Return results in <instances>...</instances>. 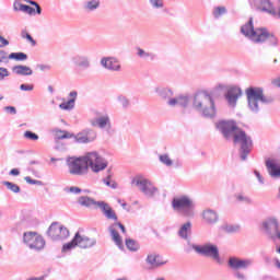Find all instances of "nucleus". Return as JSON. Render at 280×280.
<instances>
[{
  "mask_svg": "<svg viewBox=\"0 0 280 280\" xmlns=\"http://www.w3.org/2000/svg\"><path fill=\"white\" fill-rule=\"evenodd\" d=\"M215 128L224 139H233L234 143H240V159L241 161H246L250 150H253V139L250 136L240 129L233 120H220L215 124Z\"/></svg>",
  "mask_w": 280,
  "mask_h": 280,
  "instance_id": "nucleus-1",
  "label": "nucleus"
},
{
  "mask_svg": "<svg viewBox=\"0 0 280 280\" xmlns=\"http://www.w3.org/2000/svg\"><path fill=\"white\" fill-rule=\"evenodd\" d=\"M241 34L246 38H249L252 43L259 44L266 43L267 40L271 47H277V45H279V38L270 34L267 28H255L253 25V18H250L249 21L241 27Z\"/></svg>",
  "mask_w": 280,
  "mask_h": 280,
  "instance_id": "nucleus-2",
  "label": "nucleus"
},
{
  "mask_svg": "<svg viewBox=\"0 0 280 280\" xmlns=\"http://www.w3.org/2000/svg\"><path fill=\"white\" fill-rule=\"evenodd\" d=\"M192 108L208 119H213L217 114L215 101L213 100V96L207 92H198L195 94L192 98Z\"/></svg>",
  "mask_w": 280,
  "mask_h": 280,
  "instance_id": "nucleus-3",
  "label": "nucleus"
},
{
  "mask_svg": "<svg viewBox=\"0 0 280 280\" xmlns=\"http://www.w3.org/2000/svg\"><path fill=\"white\" fill-rule=\"evenodd\" d=\"M245 93L247 97V107L254 115L259 114L264 104L268 105L275 102L272 96H266V94H264V88L250 86Z\"/></svg>",
  "mask_w": 280,
  "mask_h": 280,
  "instance_id": "nucleus-4",
  "label": "nucleus"
},
{
  "mask_svg": "<svg viewBox=\"0 0 280 280\" xmlns=\"http://www.w3.org/2000/svg\"><path fill=\"white\" fill-rule=\"evenodd\" d=\"M176 213L180 218H195L196 217V202L187 195H178L176 197Z\"/></svg>",
  "mask_w": 280,
  "mask_h": 280,
  "instance_id": "nucleus-5",
  "label": "nucleus"
},
{
  "mask_svg": "<svg viewBox=\"0 0 280 280\" xmlns=\"http://www.w3.org/2000/svg\"><path fill=\"white\" fill-rule=\"evenodd\" d=\"M249 4L259 12L280 19V0H249Z\"/></svg>",
  "mask_w": 280,
  "mask_h": 280,
  "instance_id": "nucleus-6",
  "label": "nucleus"
},
{
  "mask_svg": "<svg viewBox=\"0 0 280 280\" xmlns=\"http://www.w3.org/2000/svg\"><path fill=\"white\" fill-rule=\"evenodd\" d=\"M192 250H195L197 255H201V257H208L209 259H213L217 264H222V259L220 258V248H218V245L213 243L192 245Z\"/></svg>",
  "mask_w": 280,
  "mask_h": 280,
  "instance_id": "nucleus-7",
  "label": "nucleus"
},
{
  "mask_svg": "<svg viewBox=\"0 0 280 280\" xmlns=\"http://www.w3.org/2000/svg\"><path fill=\"white\" fill-rule=\"evenodd\" d=\"M94 244L95 238H91L77 232L72 241L62 246V253H68V250H72V248H75L77 246L79 248H93Z\"/></svg>",
  "mask_w": 280,
  "mask_h": 280,
  "instance_id": "nucleus-8",
  "label": "nucleus"
},
{
  "mask_svg": "<svg viewBox=\"0 0 280 280\" xmlns=\"http://www.w3.org/2000/svg\"><path fill=\"white\" fill-rule=\"evenodd\" d=\"M83 161L86 164V170L89 171V167L92 170V172H102L108 167V163L97 154V152H89L85 155H83Z\"/></svg>",
  "mask_w": 280,
  "mask_h": 280,
  "instance_id": "nucleus-9",
  "label": "nucleus"
},
{
  "mask_svg": "<svg viewBox=\"0 0 280 280\" xmlns=\"http://www.w3.org/2000/svg\"><path fill=\"white\" fill-rule=\"evenodd\" d=\"M131 185H135L136 187H139V189L144 194V196H149V198H152V196H156L159 194V188L150 182V179L138 175L131 180Z\"/></svg>",
  "mask_w": 280,
  "mask_h": 280,
  "instance_id": "nucleus-10",
  "label": "nucleus"
},
{
  "mask_svg": "<svg viewBox=\"0 0 280 280\" xmlns=\"http://www.w3.org/2000/svg\"><path fill=\"white\" fill-rule=\"evenodd\" d=\"M67 166L70 174L73 176H84L89 171L86 164L84 163V158H68Z\"/></svg>",
  "mask_w": 280,
  "mask_h": 280,
  "instance_id": "nucleus-11",
  "label": "nucleus"
},
{
  "mask_svg": "<svg viewBox=\"0 0 280 280\" xmlns=\"http://www.w3.org/2000/svg\"><path fill=\"white\" fill-rule=\"evenodd\" d=\"M24 243L33 250H43L45 248V238L36 232L24 233Z\"/></svg>",
  "mask_w": 280,
  "mask_h": 280,
  "instance_id": "nucleus-12",
  "label": "nucleus"
},
{
  "mask_svg": "<svg viewBox=\"0 0 280 280\" xmlns=\"http://www.w3.org/2000/svg\"><path fill=\"white\" fill-rule=\"evenodd\" d=\"M47 233L54 242H61L69 237V230L58 222L51 223Z\"/></svg>",
  "mask_w": 280,
  "mask_h": 280,
  "instance_id": "nucleus-13",
  "label": "nucleus"
},
{
  "mask_svg": "<svg viewBox=\"0 0 280 280\" xmlns=\"http://www.w3.org/2000/svg\"><path fill=\"white\" fill-rule=\"evenodd\" d=\"M262 228L265 230L266 235H268V237L275 242L280 232L279 220H277V218L275 217H271L262 223Z\"/></svg>",
  "mask_w": 280,
  "mask_h": 280,
  "instance_id": "nucleus-14",
  "label": "nucleus"
},
{
  "mask_svg": "<svg viewBox=\"0 0 280 280\" xmlns=\"http://www.w3.org/2000/svg\"><path fill=\"white\" fill-rule=\"evenodd\" d=\"M255 264V260L252 258H238V257H230L228 261V266L232 270H247V268H250Z\"/></svg>",
  "mask_w": 280,
  "mask_h": 280,
  "instance_id": "nucleus-15",
  "label": "nucleus"
},
{
  "mask_svg": "<svg viewBox=\"0 0 280 280\" xmlns=\"http://www.w3.org/2000/svg\"><path fill=\"white\" fill-rule=\"evenodd\" d=\"M242 97V89L237 86H232L225 93V100L230 108H235L237 106V101Z\"/></svg>",
  "mask_w": 280,
  "mask_h": 280,
  "instance_id": "nucleus-16",
  "label": "nucleus"
},
{
  "mask_svg": "<svg viewBox=\"0 0 280 280\" xmlns=\"http://www.w3.org/2000/svg\"><path fill=\"white\" fill-rule=\"evenodd\" d=\"M27 3H31V5H34V7H30L23 3H18V7H15V10H19L20 12H24V14H30V16L36 13L40 14L42 12L40 5H38L35 1H32V0H27Z\"/></svg>",
  "mask_w": 280,
  "mask_h": 280,
  "instance_id": "nucleus-17",
  "label": "nucleus"
},
{
  "mask_svg": "<svg viewBox=\"0 0 280 280\" xmlns=\"http://www.w3.org/2000/svg\"><path fill=\"white\" fill-rule=\"evenodd\" d=\"M201 215L206 224H218L220 220V215L218 214V211L210 208L203 210Z\"/></svg>",
  "mask_w": 280,
  "mask_h": 280,
  "instance_id": "nucleus-18",
  "label": "nucleus"
},
{
  "mask_svg": "<svg viewBox=\"0 0 280 280\" xmlns=\"http://www.w3.org/2000/svg\"><path fill=\"white\" fill-rule=\"evenodd\" d=\"M266 167L271 178H280V162L277 160H266Z\"/></svg>",
  "mask_w": 280,
  "mask_h": 280,
  "instance_id": "nucleus-19",
  "label": "nucleus"
},
{
  "mask_svg": "<svg viewBox=\"0 0 280 280\" xmlns=\"http://www.w3.org/2000/svg\"><path fill=\"white\" fill-rule=\"evenodd\" d=\"M147 264H150L152 268H159V266H163L165 264V259H163L161 255L149 254L147 256Z\"/></svg>",
  "mask_w": 280,
  "mask_h": 280,
  "instance_id": "nucleus-20",
  "label": "nucleus"
},
{
  "mask_svg": "<svg viewBox=\"0 0 280 280\" xmlns=\"http://www.w3.org/2000/svg\"><path fill=\"white\" fill-rule=\"evenodd\" d=\"M101 65H103L105 69H109V71H118L120 67L119 61L113 57L103 58Z\"/></svg>",
  "mask_w": 280,
  "mask_h": 280,
  "instance_id": "nucleus-21",
  "label": "nucleus"
},
{
  "mask_svg": "<svg viewBox=\"0 0 280 280\" xmlns=\"http://www.w3.org/2000/svg\"><path fill=\"white\" fill-rule=\"evenodd\" d=\"M177 235L182 238V240H189V235H191V221H187L185 223H183L179 226V230L177 232Z\"/></svg>",
  "mask_w": 280,
  "mask_h": 280,
  "instance_id": "nucleus-22",
  "label": "nucleus"
},
{
  "mask_svg": "<svg viewBox=\"0 0 280 280\" xmlns=\"http://www.w3.org/2000/svg\"><path fill=\"white\" fill-rule=\"evenodd\" d=\"M52 136L55 141H61L63 139H73V137H75V135H73L72 132H69L67 130H60V129H55L52 131Z\"/></svg>",
  "mask_w": 280,
  "mask_h": 280,
  "instance_id": "nucleus-23",
  "label": "nucleus"
},
{
  "mask_svg": "<svg viewBox=\"0 0 280 280\" xmlns=\"http://www.w3.org/2000/svg\"><path fill=\"white\" fill-rule=\"evenodd\" d=\"M91 125L97 128H106V126H110V118L108 116H101L91 120Z\"/></svg>",
  "mask_w": 280,
  "mask_h": 280,
  "instance_id": "nucleus-24",
  "label": "nucleus"
},
{
  "mask_svg": "<svg viewBox=\"0 0 280 280\" xmlns=\"http://www.w3.org/2000/svg\"><path fill=\"white\" fill-rule=\"evenodd\" d=\"M70 97H72V98L69 100L68 102H63L59 105L61 110H71V108H73V106L75 104V98L78 97V92H71Z\"/></svg>",
  "mask_w": 280,
  "mask_h": 280,
  "instance_id": "nucleus-25",
  "label": "nucleus"
},
{
  "mask_svg": "<svg viewBox=\"0 0 280 280\" xmlns=\"http://www.w3.org/2000/svg\"><path fill=\"white\" fill-rule=\"evenodd\" d=\"M13 73H16V75H32L33 71L27 66H15L13 67Z\"/></svg>",
  "mask_w": 280,
  "mask_h": 280,
  "instance_id": "nucleus-26",
  "label": "nucleus"
},
{
  "mask_svg": "<svg viewBox=\"0 0 280 280\" xmlns=\"http://www.w3.org/2000/svg\"><path fill=\"white\" fill-rule=\"evenodd\" d=\"M109 231L112 240L113 242H115L116 246H118V248H124V241L121 240L119 232H117V230H115L114 228H110Z\"/></svg>",
  "mask_w": 280,
  "mask_h": 280,
  "instance_id": "nucleus-27",
  "label": "nucleus"
},
{
  "mask_svg": "<svg viewBox=\"0 0 280 280\" xmlns=\"http://www.w3.org/2000/svg\"><path fill=\"white\" fill-rule=\"evenodd\" d=\"M234 198H235L236 202H242L243 205H253V199L250 197L244 195V192L235 194Z\"/></svg>",
  "mask_w": 280,
  "mask_h": 280,
  "instance_id": "nucleus-28",
  "label": "nucleus"
},
{
  "mask_svg": "<svg viewBox=\"0 0 280 280\" xmlns=\"http://www.w3.org/2000/svg\"><path fill=\"white\" fill-rule=\"evenodd\" d=\"M177 106H180L182 108H187L189 105V95L187 94H179L176 98Z\"/></svg>",
  "mask_w": 280,
  "mask_h": 280,
  "instance_id": "nucleus-29",
  "label": "nucleus"
},
{
  "mask_svg": "<svg viewBox=\"0 0 280 280\" xmlns=\"http://www.w3.org/2000/svg\"><path fill=\"white\" fill-rule=\"evenodd\" d=\"M79 203L81 207H96L97 202H95L93 199L89 197H81L79 198Z\"/></svg>",
  "mask_w": 280,
  "mask_h": 280,
  "instance_id": "nucleus-30",
  "label": "nucleus"
},
{
  "mask_svg": "<svg viewBox=\"0 0 280 280\" xmlns=\"http://www.w3.org/2000/svg\"><path fill=\"white\" fill-rule=\"evenodd\" d=\"M11 60L24 61L27 60V55L25 52H12L9 55Z\"/></svg>",
  "mask_w": 280,
  "mask_h": 280,
  "instance_id": "nucleus-31",
  "label": "nucleus"
},
{
  "mask_svg": "<svg viewBox=\"0 0 280 280\" xmlns=\"http://www.w3.org/2000/svg\"><path fill=\"white\" fill-rule=\"evenodd\" d=\"M223 231H225V233H238L240 225L226 224L223 226Z\"/></svg>",
  "mask_w": 280,
  "mask_h": 280,
  "instance_id": "nucleus-32",
  "label": "nucleus"
},
{
  "mask_svg": "<svg viewBox=\"0 0 280 280\" xmlns=\"http://www.w3.org/2000/svg\"><path fill=\"white\" fill-rule=\"evenodd\" d=\"M223 14H226V8L224 7H217L213 10V16L214 19H220Z\"/></svg>",
  "mask_w": 280,
  "mask_h": 280,
  "instance_id": "nucleus-33",
  "label": "nucleus"
},
{
  "mask_svg": "<svg viewBox=\"0 0 280 280\" xmlns=\"http://www.w3.org/2000/svg\"><path fill=\"white\" fill-rule=\"evenodd\" d=\"M3 185H5V187H8V189L13 191V194H19V191H21V187H19V185L13 184L11 182H4Z\"/></svg>",
  "mask_w": 280,
  "mask_h": 280,
  "instance_id": "nucleus-34",
  "label": "nucleus"
},
{
  "mask_svg": "<svg viewBox=\"0 0 280 280\" xmlns=\"http://www.w3.org/2000/svg\"><path fill=\"white\" fill-rule=\"evenodd\" d=\"M126 246L129 250H139V244H137V242H135L133 240L128 238L126 241Z\"/></svg>",
  "mask_w": 280,
  "mask_h": 280,
  "instance_id": "nucleus-35",
  "label": "nucleus"
},
{
  "mask_svg": "<svg viewBox=\"0 0 280 280\" xmlns=\"http://www.w3.org/2000/svg\"><path fill=\"white\" fill-rule=\"evenodd\" d=\"M97 8H100V1L97 0L89 1L88 4L85 5V10H90V11L97 10Z\"/></svg>",
  "mask_w": 280,
  "mask_h": 280,
  "instance_id": "nucleus-36",
  "label": "nucleus"
},
{
  "mask_svg": "<svg viewBox=\"0 0 280 280\" xmlns=\"http://www.w3.org/2000/svg\"><path fill=\"white\" fill-rule=\"evenodd\" d=\"M73 139H77L78 143H90V141H93V138L82 135H78L77 137L74 136Z\"/></svg>",
  "mask_w": 280,
  "mask_h": 280,
  "instance_id": "nucleus-37",
  "label": "nucleus"
},
{
  "mask_svg": "<svg viewBox=\"0 0 280 280\" xmlns=\"http://www.w3.org/2000/svg\"><path fill=\"white\" fill-rule=\"evenodd\" d=\"M21 36L22 38H26V40H28V43H31V45L35 47L36 40H34V38L32 37V35H30V33H27V31H22Z\"/></svg>",
  "mask_w": 280,
  "mask_h": 280,
  "instance_id": "nucleus-38",
  "label": "nucleus"
},
{
  "mask_svg": "<svg viewBox=\"0 0 280 280\" xmlns=\"http://www.w3.org/2000/svg\"><path fill=\"white\" fill-rule=\"evenodd\" d=\"M24 139H28V141H38V135L32 131H25Z\"/></svg>",
  "mask_w": 280,
  "mask_h": 280,
  "instance_id": "nucleus-39",
  "label": "nucleus"
},
{
  "mask_svg": "<svg viewBox=\"0 0 280 280\" xmlns=\"http://www.w3.org/2000/svg\"><path fill=\"white\" fill-rule=\"evenodd\" d=\"M96 207H98L104 214L110 209V206L104 201L96 202Z\"/></svg>",
  "mask_w": 280,
  "mask_h": 280,
  "instance_id": "nucleus-40",
  "label": "nucleus"
},
{
  "mask_svg": "<svg viewBox=\"0 0 280 280\" xmlns=\"http://www.w3.org/2000/svg\"><path fill=\"white\" fill-rule=\"evenodd\" d=\"M160 161H161V163H163L164 165H167V166H170V165H172V159H170V155H167V154H163V155H160Z\"/></svg>",
  "mask_w": 280,
  "mask_h": 280,
  "instance_id": "nucleus-41",
  "label": "nucleus"
},
{
  "mask_svg": "<svg viewBox=\"0 0 280 280\" xmlns=\"http://www.w3.org/2000/svg\"><path fill=\"white\" fill-rule=\"evenodd\" d=\"M104 215L106 217L107 220H115V221H117V214L115 213L113 208H110Z\"/></svg>",
  "mask_w": 280,
  "mask_h": 280,
  "instance_id": "nucleus-42",
  "label": "nucleus"
},
{
  "mask_svg": "<svg viewBox=\"0 0 280 280\" xmlns=\"http://www.w3.org/2000/svg\"><path fill=\"white\" fill-rule=\"evenodd\" d=\"M173 95H174V92L170 90H163L161 92V97H163V100H172Z\"/></svg>",
  "mask_w": 280,
  "mask_h": 280,
  "instance_id": "nucleus-43",
  "label": "nucleus"
},
{
  "mask_svg": "<svg viewBox=\"0 0 280 280\" xmlns=\"http://www.w3.org/2000/svg\"><path fill=\"white\" fill-rule=\"evenodd\" d=\"M24 180H26L28 185H43L40 180L32 179L30 176L24 177Z\"/></svg>",
  "mask_w": 280,
  "mask_h": 280,
  "instance_id": "nucleus-44",
  "label": "nucleus"
},
{
  "mask_svg": "<svg viewBox=\"0 0 280 280\" xmlns=\"http://www.w3.org/2000/svg\"><path fill=\"white\" fill-rule=\"evenodd\" d=\"M104 183L107 187H117V184L115 182L110 180V175L107 176V178L104 179Z\"/></svg>",
  "mask_w": 280,
  "mask_h": 280,
  "instance_id": "nucleus-45",
  "label": "nucleus"
},
{
  "mask_svg": "<svg viewBox=\"0 0 280 280\" xmlns=\"http://www.w3.org/2000/svg\"><path fill=\"white\" fill-rule=\"evenodd\" d=\"M153 8H163V0H150Z\"/></svg>",
  "mask_w": 280,
  "mask_h": 280,
  "instance_id": "nucleus-46",
  "label": "nucleus"
},
{
  "mask_svg": "<svg viewBox=\"0 0 280 280\" xmlns=\"http://www.w3.org/2000/svg\"><path fill=\"white\" fill-rule=\"evenodd\" d=\"M21 91H34V84H21Z\"/></svg>",
  "mask_w": 280,
  "mask_h": 280,
  "instance_id": "nucleus-47",
  "label": "nucleus"
},
{
  "mask_svg": "<svg viewBox=\"0 0 280 280\" xmlns=\"http://www.w3.org/2000/svg\"><path fill=\"white\" fill-rule=\"evenodd\" d=\"M254 174L260 185H264V176H261V173L259 171H254Z\"/></svg>",
  "mask_w": 280,
  "mask_h": 280,
  "instance_id": "nucleus-48",
  "label": "nucleus"
},
{
  "mask_svg": "<svg viewBox=\"0 0 280 280\" xmlns=\"http://www.w3.org/2000/svg\"><path fill=\"white\" fill-rule=\"evenodd\" d=\"M234 277H236V279H238V280H246L247 279L246 275H244V272H242V271H236L234 273Z\"/></svg>",
  "mask_w": 280,
  "mask_h": 280,
  "instance_id": "nucleus-49",
  "label": "nucleus"
},
{
  "mask_svg": "<svg viewBox=\"0 0 280 280\" xmlns=\"http://www.w3.org/2000/svg\"><path fill=\"white\" fill-rule=\"evenodd\" d=\"M8 69L5 68H0V80H3V78H8Z\"/></svg>",
  "mask_w": 280,
  "mask_h": 280,
  "instance_id": "nucleus-50",
  "label": "nucleus"
},
{
  "mask_svg": "<svg viewBox=\"0 0 280 280\" xmlns=\"http://www.w3.org/2000/svg\"><path fill=\"white\" fill-rule=\"evenodd\" d=\"M4 110H7V113H10L11 115H16V107L14 106H7L4 107Z\"/></svg>",
  "mask_w": 280,
  "mask_h": 280,
  "instance_id": "nucleus-51",
  "label": "nucleus"
},
{
  "mask_svg": "<svg viewBox=\"0 0 280 280\" xmlns=\"http://www.w3.org/2000/svg\"><path fill=\"white\" fill-rule=\"evenodd\" d=\"M8 45H10V42L0 35V47H8Z\"/></svg>",
  "mask_w": 280,
  "mask_h": 280,
  "instance_id": "nucleus-52",
  "label": "nucleus"
},
{
  "mask_svg": "<svg viewBox=\"0 0 280 280\" xmlns=\"http://www.w3.org/2000/svg\"><path fill=\"white\" fill-rule=\"evenodd\" d=\"M138 56H140V58H143L144 56L148 57L150 56V54L145 52V50L138 48Z\"/></svg>",
  "mask_w": 280,
  "mask_h": 280,
  "instance_id": "nucleus-53",
  "label": "nucleus"
},
{
  "mask_svg": "<svg viewBox=\"0 0 280 280\" xmlns=\"http://www.w3.org/2000/svg\"><path fill=\"white\" fill-rule=\"evenodd\" d=\"M69 191L71 194H80L82 191V189H80L78 187H70Z\"/></svg>",
  "mask_w": 280,
  "mask_h": 280,
  "instance_id": "nucleus-54",
  "label": "nucleus"
},
{
  "mask_svg": "<svg viewBox=\"0 0 280 280\" xmlns=\"http://www.w3.org/2000/svg\"><path fill=\"white\" fill-rule=\"evenodd\" d=\"M114 226H119L121 233H126V226H124V224H121L120 222L115 223Z\"/></svg>",
  "mask_w": 280,
  "mask_h": 280,
  "instance_id": "nucleus-55",
  "label": "nucleus"
},
{
  "mask_svg": "<svg viewBox=\"0 0 280 280\" xmlns=\"http://www.w3.org/2000/svg\"><path fill=\"white\" fill-rule=\"evenodd\" d=\"M11 176H19V174H21V172L18 168H13L10 171Z\"/></svg>",
  "mask_w": 280,
  "mask_h": 280,
  "instance_id": "nucleus-56",
  "label": "nucleus"
},
{
  "mask_svg": "<svg viewBox=\"0 0 280 280\" xmlns=\"http://www.w3.org/2000/svg\"><path fill=\"white\" fill-rule=\"evenodd\" d=\"M273 266L280 270V260L279 258H273Z\"/></svg>",
  "mask_w": 280,
  "mask_h": 280,
  "instance_id": "nucleus-57",
  "label": "nucleus"
},
{
  "mask_svg": "<svg viewBox=\"0 0 280 280\" xmlns=\"http://www.w3.org/2000/svg\"><path fill=\"white\" fill-rule=\"evenodd\" d=\"M273 84H275V86H279V89H280V78L273 80Z\"/></svg>",
  "mask_w": 280,
  "mask_h": 280,
  "instance_id": "nucleus-58",
  "label": "nucleus"
},
{
  "mask_svg": "<svg viewBox=\"0 0 280 280\" xmlns=\"http://www.w3.org/2000/svg\"><path fill=\"white\" fill-rule=\"evenodd\" d=\"M168 104H170V106H176V100L175 98H171Z\"/></svg>",
  "mask_w": 280,
  "mask_h": 280,
  "instance_id": "nucleus-59",
  "label": "nucleus"
},
{
  "mask_svg": "<svg viewBox=\"0 0 280 280\" xmlns=\"http://www.w3.org/2000/svg\"><path fill=\"white\" fill-rule=\"evenodd\" d=\"M172 205H173V208L176 209V198L173 199Z\"/></svg>",
  "mask_w": 280,
  "mask_h": 280,
  "instance_id": "nucleus-60",
  "label": "nucleus"
},
{
  "mask_svg": "<svg viewBox=\"0 0 280 280\" xmlns=\"http://www.w3.org/2000/svg\"><path fill=\"white\" fill-rule=\"evenodd\" d=\"M48 89H49L50 93L54 92V88L49 86Z\"/></svg>",
  "mask_w": 280,
  "mask_h": 280,
  "instance_id": "nucleus-61",
  "label": "nucleus"
},
{
  "mask_svg": "<svg viewBox=\"0 0 280 280\" xmlns=\"http://www.w3.org/2000/svg\"><path fill=\"white\" fill-rule=\"evenodd\" d=\"M277 240H280V231L278 232V236H277Z\"/></svg>",
  "mask_w": 280,
  "mask_h": 280,
  "instance_id": "nucleus-62",
  "label": "nucleus"
},
{
  "mask_svg": "<svg viewBox=\"0 0 280 280\" xmlns=\"http://www.w3.org/2000/svg\"><path fill=\"white\" fill-rule=\"evenodd\" d=\"M83 65H84L85 67H89V62H88V61H85Z\"/></svg>",
  "mask_w": 280,
  "mask_h": 280,
  "instance_id": "nucleus-63",
  "label": "nucleus"
},
{
  "mask_svg": "<svg viewBox=\"0 0 280 280\" xmlns=\"http://www.w3.org/2000/svg\"><path fill=\"white\" fill-rule=\"evenodd\" d=\"M124 105H126V104H128V101H124V103H122Z\"/></svg>",
  "mask_w": 280,
  "mask_h": 280,
  "instance_id": "nucleus-64",
  "label": "nucleus"
}]
</instances>
